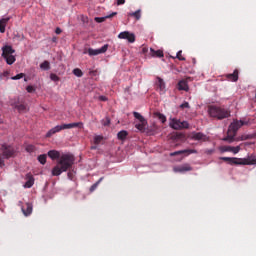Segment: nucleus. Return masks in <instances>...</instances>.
<instances>
[{"instance_id":"1","label":"nucleus","mask_w":256,"mask_h":256,"mask_svg":"<svg viewBox=\"0 0 256 256\" xmlns=\"http://www.w3.org/2000/svg\"><path fill=\"white\" fill-rule=\"evenodd\" d=\"M48 157L55 161V159H60L58 161V165H56L52 169V175L53 177H59L61 173H65L66 171H69L71 167H73V164L75 163V157L71 154H64L61 156V153L57 150H50L48 151Z\"/></svg>"},{"instance_id":"2","label":"nucleus","mask_w":256,"mask_h":256,"mask_svg":"<svg viewBox=\"0 0 256 256\" xmlns=\"http://www.w3.org/2000/svg\"><path fill=\"white\" fill-rule=\"evenodd\" d=\"M208 114L210 117H212V119H218V121L231 117V111L221 106H209Z\"/></svg>"},{"instance_id":"3","label":"nucleus","mask_w":256,"mask_h":256,"mask_svg":"<svg viewBox=\"0 0 256 256\" xmlns=\"http://www.w3.org/2000/svg\"><path fill=\"white\" fill-rule=\"evenodd\" d=\"M220 161H225L229 165H256V158H236V157H220Z\"/></svg>"},{"instance_id":"4","label":"nucleus","mask_w":256,"mask_h":256,"mask_svg":"<svg viewBox=\"0 0 256 256\" xmlns=\"http://www.w3.org/2000/svg\"><path fill=\"white\" fill-rule=\"evenodd\" d=\"M83 129V122H74V123H70V124H62V125H57L54 128L50 129L47 133H46V137H53V135H55V133H59L65 129Z\"/></svg>"},{"instance_id":"5","label":"nucleus","mask_w":256,"mask_h":256,"mask_svg":"<svg viewBox=\"0 0 256 256\" xmlns=\"http://www.w3.org/2000/svg\"><path fill=\"white\" fill-rule=\"evenodd\" d=\"M169 127L174 131H182V129H189V122L181 121L177 118H169Z\"/></svg>"},{"instance_id":"6","label":"nucleus","mask_w":256,"mask_h":256,"mask_svg":"<svg viewBox=\"0 0 256 256\" xmlns=\"http://www.w3.org/2000/svg\"><path fill=\"white\" fill-rule=\"evenodd\" d=\"M1 151L5 159H11L15 155V148L7 144H2Z\"/></svg>"},{"instance_id":"7","label":"nucleus","mask_w":256,"mask_h":256,"mask_svg":"<svg viewBox=\"0 0 256 256\" xmlns=\"http://www.w3.org/2000/svg\"><path fill=\"white\" fill-rule=\"evenodd\" d=\"M249 122H245V121H239V120H234L229 128L228 131H231L232 133L237 135V131H239V129H241V127H243V125H248Z\"/></svg>"},{"instance_id":"8","label":"nucleus","mask_w":256,"mask_h":256,"mask_svg":"<svg viewBox=\"0 0 256 256\" xmlns=\"http://www.w3.org/2000/svg\"><path fill=\"white\" fill-rule=\"evenodd\" d=\"M109 49V45L106 44L104 46H102L101 48L99 49H92V48H89L88 49V55H90V57H93L95 55H101L102 53H107V50Z\"/></svg>"},{"instance_id":"9","label":"nucleus","mask_w":256,"mask_h":256,"mask_svg":"<svg viewBox=\"0 0 256 256\" xmlns=\"http://www.w3.org/2000/svg\"><path fill=\"white\" fill-rule=\"evenodd\" d=\"M219 151L221 153H234V155H237V153H239V151H241V146H221L219 148Z\"/></svg>"},{"instance_id":"10","label":"nucleus","mask_w":256,"mask_h":256,"mask_svg":"<svg viewBox=\"0 0 256 256\" xmlns=\"http://www.w3.org/2000/svg\"><path fill=\"white\" fill-rule=\"evenodd\" d=\"M119 39H126L128 41V43H135V34L129 32V31H124L121 32L118 35Z\"/></svg>"},{"instance_id":"11","label":"nucleus","mask_w":256,"mask_h":256,"mask_svg":"<svg viewBox=\"0 0 256 256\" xmlns=\"http://www.w3.org/2000/svg\"><path fill=\"white\" fill-rule=\"evenodd\" d=\"M174 173H187V171H193V167L190 164H183L173 168Z\"/></svg>"},{"instance_id":"12","label":"nucleus","mask_w":256,"mask_h":256,"mask_svg":"<svg viewBox=\"0 0 256 256\" xmlns=\"http://www.w3.org/2000/svg\"><path fill=\"white\" fill-rule=\"evenodd\" d=\"M190 139H192V141H207V135L201 132H192L190 134Z\"/></svg>"},{"instance_id":"13","label":"nucleus","mask_w":256,"mask_h":256,"mask_svg":"<svg viewBox=\"0 0 256 256\" xmlns=\"http://www.w3.org/2000/svg\"><path fill=\"white\" fill-rule=\"evenodd\" d=\"M193 153H197V150L195 149L179 150V151L170 153V157H175L177 155H193Z\"/></svg>"},{"instance_id":"14","label":"nucleus","mask_w":256,"mask_h":256,"mask_svg":"<svg viewBox=\"0 0 256 256\" xmlns=\"http://www.w3.org/2000/svg\"><path fill=\"white\" fill-rule=\"evenodd\" d=\"M15 53V49H13L12 46H9V45H5L2 47V57L3 59L5 57H9L11 55H13Z\"/></svg>"},{"instance_id":"15","label":"nucleus","mask_w":256,"mask_h":256,"mask_svg":"<svg viewBox=\"0 0 256 256\" xmlns=\"http://www.w3.org/2000/svg\"><path fill=\"white\" fill-rule=\"evenodd\" d=\"M156 87L157 91H159L160 95H164L165 93V81L161 77H157Z\"/></svg>"},{"instance_id":"16","label":"nucleus","mask_w":256,"mask_h":256,"mask_svg":"<svg viewBox=\"0 0 256 256\" xmlns=\"http://www.w3.org/2000/svg\"><path fill=\"white\" fill-rule=\"evenodd\" d=\"M22 212L25 217H29V215L33 213V204L26 203L24 206H22Z\"/></svg>"},{"instance_id":"17","label":"nucleus","mask_w":256,"mask_h":256,"mask_svg":"<svg viewBox=\"0 0 256 256\" xmlns=\"http://www.w3.org/2000/svg\"><path fill=\"white\" fill-rule=\"evenodd\" d=\"M26 179H27V181L24 184V187L26 189H31V187H33V185H35V178H33V175H31V174H27Z\"/></svg>"},{"instance_id":"18","label":"nucleus","mask_w":256,"mask_h":256,"mask_svg":"<svg viewBox=\"0 0 256 256\" xmlns=\"http://www.w3.org/2000/svg\"><path fill=\"white\" fill-rule=\"evenodd\" d=\"M226 79H228V81H232L234 83H236V81H239V70H234V72L232 74H227L226 75Z\"/></svg>"},{"instance_id":"19","label":"nucleus","mask_w":256,"mask_h":256,"mask_svg":"<svg viewBox=\"0 0 256 256\" xmlns=\"http://www.w3.org/2000/svg\"><path fill=\"white\" fill-rule=\"evenodd\" d=\"M177 89H178V91L188 92L189 91V84L187 83L186 80H180L178 82Z\"/></svg>"},{"instance_id":"20","label":"nucleus","mask_w":256,"mask_h":256,"mask_svg":"<svg viewBox=\"0 0 256 256\" xmlns=\"http://www.w3.org/2000/svg\"><path fill=\"white\" fill-rule=\"evenodd\" d=\"M10 20V17L2 18L0 20V33H5V27H7V23H9Z\"/></svg>"},{"instance_id":"21","label":"nucleus","mask_w":256,"mask_h":256,"mask_svg":"<svg viewBox=\"0 0 256 256\" xmlns=\"http://www.w3.org/2000/svg\"><path fill=\"white\" fill-rule=\"evenodd\" d=\"M235 132H231L230 130H228L227 132V136L223 138V141H227L228 143H233V141H235Z\"/></svg>"},{"instance_id":"22","label":"nucleus","mask_w":256,"mask_h":256,"mask_svg":"<svg viewBox=\"0 0 256 256\" xmlns=\"http://www.w3.org/2000/svg\"><path fill=\"white\" fill-rule=\"evenodd\" d=\"M117 15V12H112L110 15L105 17H96L95 22L96 23H103V21H106V19H111L112 17H115Z\"/></svg>"},{"instance_id":"23","label":"nucleus","mask_w":256,"mask_h":256,"mask_svg":"<svg viewBox=\"0 0 256 256\" xmlns=\"http://www.w3.org/2000/svg\"><path fill=\"white\" fill-rule=\"evenodd\" d=\"M150 55L152 57H158V58L164 57L163 50H155L153 48H150Z\"/></svg>"},{"instance_id":"24","label":"nucleus","mask_w":256,"mask_h":256,"mask_svg":"<svg viewBox=\"0 0 256 256\" xmlns=\"http://www.w3.org/2000/svg\"><path fill=\"white\" fill-rule=\"evenodd\" d=\"M127 135H129V132L126 130H122L118 132L117 137L120 141H125L127 139Z\"/></svg>"},{"instance_id":"25","label":"nucleus","mask_w":256,"mask_h":256,"mask_svg":"<svg viewBox=\"0 0 256 256\" xmlns=\"http://www.w3.org/2000/svg\"><path fill=\"white\" fill-rule=\"evenodd\" d=\"M7 65H13V63H15V61H17V59L15 58V56L13 54H11L10 56L4 57Z\"/></svg>"},{"instance_id":"26","label":"nucleus","mask_w":256,"mask_h":256,"mask_svg":"<svg viewBox=\"0 0 256 256\" xmlns=\"http://www.w3.org/2000/svg\"><path fill=\"white\" fill-rule=\"evenodd\" d=\"M15 109H17L19 113H27V105L25 104H18L15 106Z\"/></svg>"},{"instance_id":"27","label":"nucleus","mask_w":256,"mask_h":256,"mask_svg":"<svg viewBox=\"0 0 256 256\" xmlns=\"http://www.w3.org/2000/svg\"><path fill=\"white\" fill-rule=\"evenodd\" d=\"M129 17H134L136 21H139V19H141V9L135 12L129 13Z\"/></svg>"},{"instance_id":"28","label":"nucleus","mask_w":256,"mask_h":256,"mask_svg":"<svg viewBox=\"0 0 256 256\" xmlns=\"http://www.w3.org/2000/svg\"><path fill=\"white\" fill-rule=\"evenodd\" d=\"M40 68L43 69V71H49V69H51V64L46 60L40 64Z\"/></svg>"},{"instance_id":"29","label":"nucleus","mask_w":256,"mask_h":256,"mask_svg":"<svg viewBox=\"0 0 256 256\" xmlns=\"http://www.w3.org/2000/svg\"><path fill=\"white\" fill-rule=\"evenodd\" d=\"M38 161L41 165H45L47 163V154H41L38 156Z\"/></svg>"},{"instance_id":"30","label":"nucleus","mask_w":256,"mask_h":256,"mask_svg":"<svg viewBox=\"0 0 256 256\" xmlns=\"http://www.w3.org/2000/svg\"><path fill=\"white\" fill-rule=\"evenodd\" d=\"M25 149H26L27 153H35V151H37V148L33 144L26 145Z\"/></svg>"},{"instance_id":"31","label":"nucleus","mask_w":256,"mask_h":256,"mask_svg":"<svg viewBox=\"0 0 256 256\" xmlns=\"http://www.w3.org/2000/svg\"><path fill=\"white\" fill-rule=\"evenodd\" d=\"M133 115L140 123H145V118L139 112H133Z\"/></svg>"},{"instance_id":"32","label":"nucleus","mask_w":256,"mask_h":256,"mask_svg":"<svg viewBox=\"0 0 256 256\" xmlns=\"http://www.w3.org/2000/svg\"><path fill=\"white\" fill-rule=\"evenodd\" d=\"M101 181H103V177H101L96 183H94L90 187V193H93V191H95V189H97V187H99V184L101 183Z\"/></svg>"},{"instance_id":"33","label":"nucleus","mask_w":256,"mask_h":256,"mask_svg":"<svg viewBox=\"0 0 256 256\" xmlns=\"http://www.w3.org/2000/svg\"><path fill=\"white\" fill-rule=\"evenodd\" d=\"M249 139H255V134H246L241 136V141H247Z\"/></svg>"},{"instance_id":"34","label":"nucleus","mask_w":256,"mask_h":256,"mask_svg":"<svg viewBox=\"0 0 256 256\" xmlns=\"http://www.w3.org/2000/svg\"><path fill=\"white\" fill-rule=\"evenodd\" d=\"M156 117H158V119L161 121V123H165L167 121V117H165V115L157 112L156 113Z\"/></svg>"},{"instance_id":"35","label":"nucleus","mask_w":256,"mask_h":256,"mask_svg":"<svg viewBox=\"0 0 256 256\" xmlns=\"http://www.w3.org/2000/svg\"><path fill=\"white\" fill-rule=\"evenodd\" d=\"M73 74L76 76V77H83V71H81V69L79 68H75L73 70Z\"/></svg>"},{"instance_id":"36","label":"nucleus","mask_w":256,"mask_h":256,"mask_svg":"<svg viewBox=\"0 0 256 256\" xmlns=\"http://www.w3.org/2000/svg\"><path fill=\"white\" fill-rule=\"evenodd\" d=\"M103 141V136L97 135L94 137V145H99Z\"/></svg>"},{"instance_id":"37","label":"nucleus","mask_w":256,"mask_h":256,"mask_svg":"<svg viewBox=\"0 0 256 256\" xmlns=\"http://www.w3.org/2000/svg\"><path fill=\"white\" fill-rule=\"evenodd\" d=\"M135 127L138 131H143V129H145V122H140L139 124H136Z\"/></svg>"},{"instance_id":"38","label":"nucleus","mask_w":256,"mask_h":256,"mask_svg":"<svg viewBox=\"0 0 256 256\" xmlns=\"http://www.w3.org/2000/svg\"><path fill=\"white\" fill-rule=\"evenodd\" d=\"M183 51H178L176 54V59H179V61H185V57L182 55Z\"/></svg>"},{"instance_id":"39","label":"nucleus","mask_w":256,"mask_h":256,"mask_svg":"<svg viewBox=\"0 0 256 256\" xmlns=\"http://www.w3.org/2000/svg\"><path fill=\"white\" fill-rule=\"evenodd\" d=\"M25 77V74L24 73H20V74H17L16 76L12 77L11 79L13 81H17L19 79H23Z\"/></svg>"},{"instance_id":"40","label":"nucleus","mask_w":256,"mask_h":256,"mask_svg":"<svg viewBox=\"0 0 256 256\" xmlns=\"http://www.w3.org/2000/svg\"><path fill=\"white\" fill-rule=\"evenodd\" d=\"M26 91L28 93H35V87L29 85V86L26 87Z\"/></svg>"},{"instance_id":"41","label":"nucleus","mask_w":256,"mask_h":256,"mask_svg":"<svg viewBox=\"0 0 256 256\" xmlns=\"http://www.w3.org/2000/svg\"><path fill=\"white\" fill-rule=\"evenodd\" d=\"M50 79H51V81L57 82V81H59V76H57V74H51Z\"/></svg>"},{"instance_id":"42","label":"nucleus","mask_w":256,"mask_h":256,"mask_svg":"<svg viewBox=\"0 0 256 256\" xmlns=\"http://www.w3.org/2000/svg\"><path fill=\"white\" fill-rule=\"evenodd\" d=\"M0 167H5V156L0 154Z\"/></svg>"},{"instance_id":"43","label":"nucleus","mask_w":256,"mask_h":256,"mask_svg":"<svg viewBox=\"0 0 256 256\" xmlns=\"http://www.w3.org/2000/svg\"><path fill=\"white\" fill-rule=\"evenodd\" d=\"M189 102H184V103H182L181 105H180V108L181 109H189Z\"/></svg>"},{"instance_id":"44","label":"nucleus","mask_w":256,"mask_h":256,"mask_svg":"<svg viewBox=\"0 0 256 256\" xmlns=\"http://www.w3.org/2000/svg\"><path fill=\"white\" fill-rule=\"evenodd\" d=\"M55 33H56V35H61V33H62L61 28H56Z\"/></svg>"},{"instance_id":"45","label":"nucleus","mask_w":256,"mask_h":256,"mask_svg":"<svg viewBox=\"0 0 256 256\" xmlns=\"http://www.w3.org/2000/svg\"><path fill=\"white\" fill-rule=\"evenodd\" d=\"M117 5H125V0H117Z\"/></svg>"},{"instance_id":"46","label":"nucleus","mask_w":256,"mask_h":256,"mask_svg":"<svg viewBox=\"0 0 256 256\" xmlns=\"http://www.w3.org/2000/svg\"><path fill=\"white\" fill-rule=\"evenodd\" d=\"M111 120H109V118L106 119V122L104 123V126L107 127L108 125H110Z\"/></svg>"},{"instance_id":"47","label":"nucleus","mask_w":256,"mask_h":256,"mask_svg":"<svg viewBox=\"0 0 256 256\" xmlns=\"http://www.w3.org/2000/svg\"><path fill=\"white\" fill-rule=\"evenodd\" d=\"M99 100L100 101H107V98H106V96H99Z\"/></svg>"},{"instance_id":"48","label":"nucleus","mask_w":256,"mask_h":256,"mask_svg":"<svg viewBox=\"0 0 256 256\" xmlns=\"http://www.w3.org/2000/svg\"><path fill=\"white\" fill-rule=\"evenodd\" d=\"M148 51H149V48H147V47L142 48V53H147Z\"/></svg>"},{"instance_id":"49","label":"nucleus","mask_w":256,"mask_h":256,"mask_svg":"<svg viewBox=\"0 0 256 256\" xmlns=\"http://www.w3.org/2000/svg\"><path fill=\"white\" fill-rule=\"evenodd\" d=\"M68 178L73 179V174L71 172H68Z\"/></svg>"},{"instance_id":"50","label":"nucleus","mask_w":256,"mask_h":256,"mask_svg":"<svg viewBox=\"0 0 256 256\" xmlns=\"http://www.w3.org/2000/svg\"><path fill=\"white\" fill-rule=\"evenodd\" d=\"M207 155H211L213 153V150H206Z\"/></svg>"},{"instance_id":"51","label":"nucleus","mask_w":256,"mask_h":256,"mask_svg":"<svg viewBox=\"0 0 256 256\" xmlns=\"http://www.w3.org/2000/svg\"><path fill=\"white\" fill-rule=\"evenodd\" d=\"M2 75L3 77H7L9 75V72L5 71Z\"/></svg>"},{"instance_id":"52","label":"nucleus","mask_w":256,"mask_h":256,"mask_svg":"<svg viewBox=\"0 0 256 256\" xmlns=\"http://www.w3.org/2000/svg\"><path fill=\"white\" fill-rule=\"evenodd\" d=\"M91 149L95 150V149H97V146H91Z\"/></svg>"}]
</instances>
